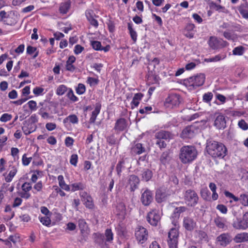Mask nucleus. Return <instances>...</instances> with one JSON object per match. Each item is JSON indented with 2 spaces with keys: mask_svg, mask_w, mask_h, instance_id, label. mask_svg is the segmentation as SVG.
<instances>
[{
  "mask_svg": "<svg viewBox=\"0 0 248 248\" xmlns=\"http://www.w3.org/2000/svg\"><path fill=\"white\" fill-rule=\"evenodd\" d=\"M206 150L214 158H223L227 153V148L223 143L214 140L207 142Z\"/></svg>",
  "mask_w": 248,
  "mask_h": 248,
  "instance_id": "1",
  "label": "nucleus"
},
{
  "mask_svg": "<svg viewBox=\"0 0 248 248\" xmlns=\"http://www.w3.org/2000/svg\"><path fill=\"white\" fill-rule=\"evenodd\" d=\"M197 156V151L194 146L186 145L180 150L179 159L183 164H188L194 160Z\"/></svg>",
  "mask_w": 248,
  "mask_h": 248,
  "instance_id": "2",
  "label": "nucleus"
},
{
  "mask_svg": "<svg viewBox=\"0 0 248 248\" xmlns=\"http://www.w3.org/2000/svg\"><path fill=\"white\" fill-rule=\"evenodd\" d=\"M205 77L204 74H200L195 76L191 77L184 80L185 86L188 90H192L202 86L205 81Z\"/></svg>",
  "mask_w": 248,
  "mask_h": 248,
  "instance_id": "3",
  "label": "nucleus"
},
{
  "mask_svg": "<svg viewBox=\"0 0 248 248\" xmlns=\"http://www.w3.org/2000/svg\"><path fill=\"white\" fill-rule=\"evenodd\" d=\"M183 199L185 204L190 207L196 206L199 201L197 193L192 189H187L183 192Z\"/></svg>",
  "mask_w": 248,
  "mask_h": 248,
  "instance_id": "4",
  "label": "nucleus"
},
{
  "mask_svg": "<svg viewBox=\"0 0 248 248\" xmlns=\"http://www.w3.org/2000/svg\"><path fill=\"white\" fill-rule=\"evenodd\" d=\"M134 236L137 243L143 246L147 242L149 233L146 228L142 226L138 225L135 228Z\"/></svg>",
  "mask_w": 248,
  "mask_h": 248,
  "instance_id": "5",
  "label": "nucleus"
},
{
  "mask_svg": "<svg viewBox=\"0 0 248 248\" xmlns=\"http://www.w3.org/2000/svg\"><path fill=\"white\" fill-rule=\"evenodd\" d=\"M179 232L176 228H171L168 233L167 243L169 248H178Z\"/></svg>",
  "mask_w": 248,
  "mask_h": 248,
  "instance_id": "6",
  "label": "nucleus"
},
{
  "mask_svg": "<svg viewBox=\"0 0 248 248\" xmlns=\"http://www.w3.org/2000/svg\"><path fill=\"white\" fill-rule=\"evenodd\" d=\"M181 99L179 94L174 93H170L165 99L164 106L169 108L177 107L181 102Z\"/></svg>",
  "mask_w": 248,
  "mask_h": 248,
  "instance_id": "7",
  "label": "nucleus"
},
{
  "mask_svg": "<svg viewBox=\"0 0 248 248\" xmlns=\"http://www.w3.org/2000/svg\"><path fill=\"white\" fill-rule=\"evenodd\" d=\"M161 218V216L158 209L154 208L151 209L147 214V221L152 226H156Z\"/></svg>",
  "mask_w": 248,
  "mask_h": 248,
  "instance_id": "8",
  "label": "nucleus"
},
{
  "mask_svg": "<svg viewBox=\"0 0 248 248\" xmlns=\"http://www.w3.org/2000/svg\"><path fill=\"white\" fill-rule=\"evenodd\" d=\"M232 237L228 232H223L217 236L215 240L216 246L224 248L230 245L232 241Z\"/></svg>",
  "mask_w": 248,
  "mask_h": 248,
  "instance_id": "9",
  "label": "nucleus"
},
{
  "mask_svg": "<svg viewBox=\"0 0 248 248\" xmlns=\"http://www.w3.org/2000/svg\"><path fill=\"white\" fill-rule=\"evenodd\" d=\"M209 46L214 50L218 49L229 45V43L223 39H218L215 36H211L208 42Z\"/></svg>",
  "mask_w": 248,
  "mask_h": 248,
  "instance_id": "10",
  "label": "nucleus"
},
{
  "mask_svg": "<svg viewBox=\"0 0 248 248\" xmlns=\"http://www.w3.org/2000/svg\"><path fill=\"white\" fill-rule=\"evenodd\" d=\"M146 84L148 85H151L153 84L159 85L160 78L159 76L156 73L155 70L148 71L146 76Z\"/></svg>",
  "mask_w": 248,
  "mask_h": 248,
  "instance_id": "11",
  "label": "nucleus"
},
{
  "mask_svg": "<svg viewBox=\"0 0 248 248\" xmlns=\"http://www.w3.org/2000/svg\"><path fill=\"white\" fill-rule=\"evenodd\" d=\"M197 128L193 125H188L185 127L181 134L183 139H191L196 135Z\"/></svg>",
  "mask_w": 248,
  "mask_h": 248,
  "instance_id": "12",
  "label": "nucleus"
},
{
  "mask_svg": "<svg viewBox=\"0 0 248 248\" xmlns=\"http://www.w3.org/2000/svg\"><path fill=\"white\" fill-rule=\"evenodd\" d=\"M39 105L40 108L38 110V114L41 116L42 119H49L53 117L48 112L50 110L49 106L42 102H40Z\"/></svg>",
  "mask_w": 248,
  "mask_h": 248,
  "instance_id": "13",
  "label": "nucleus"
},
{
  "mask_svg": "<svg viewBox=\"0 0 248 248\" xmlns=\"http://www.w3.org/2000/svg\"><path fill=\"white\" fill-rule=\"evenodd\" d=\"M140 201L144 206H149L153 201V193L149 189H146L142 193Z\"/></svg>",
  "mask_w": 248,
  "mask_h": 248,
  "instance_id": "14",
  "label": "nucleus"
},
{
  "mask_svg": "<svg viewBox=\"0 0 248 248\" xmlns=\"http://www.w3.org/2000/svg\"><path fill=\"white\" fill-rule=\"evenodd\" d=\"M94 242L101 248H108V245L105 240V236L103 233L100 232H94L93 233Z\"/></svg>",
  "mask_w": 248,
  "mask_h": 248,
  "instance_id": "15",
  "label": "nucleus"
},
{
  "mask_svg": "<svg viewBox=\"0 0 248 248\" xmlns=\"http://www.w3.org/2000/svg\"><path fill=\"white\" fill-rule=\"evenodd\" d=\"M140 182V179L137 175L132 174L128 176L127 184L131 192H134L138 188Z\"/></svg>",
  "mask_w": 248,
  "mask_h": 248,
  "instance_id": "16",
  "label": "nucleus"
},
{
  "mask_svg": "<svg viewBox=\"0 0 248 248\" xmlns=\"http://www.w3.org/2000/svg\"><path fill=\"white\" fill-rule=\"evenodd\" d=\"M19 17V15L14 12H11L7 15L6 19L3 20V23L7 25L14 26L18 21Z\"/></svg>",
  "mask_w": 248,
  "mask_h": 248,
  "instance_id": "17",
  "label": "nucleus"
},
{
  "mask_svg": "<svg viewBox=\"0 0 248 248\" xmlns=\"http://www.w3.org/2000/svg\"><path fill=\"white\" fill-rule=\"evenodd\" d=\"M32 188L31 183L25 182L21 186V191L19 193L20 197L25 199H29L31 195L30 191Z\"/></svg>",
  "mask_w": 248,
  "mask_h": 248,
  "instance_id": "18",
  "label": "nucleus"
},
{
  "mask_svg": "<svg viewBox=\"0 0 248 248\" xmlns=\"http://www.w3.org/2000/svg\"><path fill=\"white\" fill-rule=\"evenodd\" d=\"M127 126L126 120L123 118L117 119L115 122L114 130L117 133L124 131Z\"/></svg>",
  "mask_w": 248,
  "mask_h": 248,
  "instance_id": "19",
  "label": "nucleus"
},
{
  "mask_svg": "<svg viewBox=\"0 0 248 248\" xmlns=\"http://www.w3.org/2000/svg\"><path fill=\"white\" fill-rule=\"evenodd\" d=\"M214 222L215 225L218 229H221L222 231H225L228 229V226L226 225L227 220L226 218L219 216H217L215 217Z\"/></svg>",
  "mask_w": 248,
  "mask_h": 248,
  "instance_id": "20",
  "label": "nucleus"
},
{
  "mask_svg": "<svg viewBox=\"0 0 248 248\" xmlns=\"http://www.w3.org/2000/svg\"><path fill=\"white\" fill-rule=\"evenodd\" d=\"M85 14L90 24L95 28H97L98 26V22L94 18L96 16L93 11L92 9L87 10Z\"/></svg>",
  "mask_w": 248,
  "mask_h": 248,
  "instance_id": "21",
  "label": "nucleus"
},
{
  "mask_svg": "<svg viewBox=\"0 0 248 248\" xmlns=\"http://www.w3.org/2000/svg\"><path fill=\"white\" fill-rule=\"evenodd\" d=\"M183 226L186 230L192 231L196 225V222L190 217H184L183 219Z\"/></svg>",
  "mask_w": 248,
  "mask_h": 248,
  "instance_id": "22",
  "label": "nucleus"
},
{
  "mask_svg": "<svg viewBox=\"0 0 248 248\" xmlns=\"http://www.w3.org/2000/svg\"><path fill=\"white\" fill-rule=\"evenodd\" d=\"M214 125L218 129H224L226 126L225 116L222 114L218 115L215 120Z\"/></svg>",
  "mask_w": 248,
  "mask_h": 248,
  "instance_id": "23",
  "label": "nucleus"
},
{
  "mask_svg": "<svg viewBox=\"0 0 248 248\" xmlns=\"http://www.w3.org/2000/svg\"><path fill=\"white\" fill-rule=\"evenodd\" d=\"M195 28V26L194 24L191 23H187L184 30H183V34L184 35L188 38L189 39L193 38L194 35V29Z\"/></svg>",
  "mask_w": 248,
  "mask_h": 248,
  "instance_id": "24",
  "label": "nucleus"
},
{
  "mask_svg": "<svg viewBox=\"0 0 248 248\" xmlns=\"http://www.w3.org/2000/svg\"><path fill=\"white\" fill-rule=\"evenodd\" d=\"M37 128L36 124L26 122L22 127V130L25 135H28L34 132Z\"/></svg>",
  "mask_w": 248,
  "mask_h": 248,
  "instance_id": "25",
  "label": "nucleus"
},
{
  "mask_svg": "<svg viewBox=\"0 0 248 248\" xmlns=\"http://www.w3.org/2000/svg\"><path fill=\"white\" fill-rule=\"evenodd\" d=\"M71 6L70 0H67L60 3L59 11L62 15L66 14L70 10Z\"/></svg>",
  "mask_w": 248,
  "mask_h": 248,
  "instance_id": "26",
  "label": "nucleus"
},
{
  "mask_svg": "<svg viewBox=\"0 0 248 248\" xmlns=\"http://www.w3.org/2000/svg\"><path fill=\"white\" fill-rule=\"evenodd\" d=\"M172 138V134L171 132L165 131L160 130L157 132L155 134V138L159 139H163L165 140H169Z\"/></svg>",
  "mask_w": 248,
  "mask_h": 248,
  "instance_id": "27",
  "label": "nucleus"
},
{
  "mask_svg": "<svg viewBox=\"0 0 248 248\" xmlns=\"http://www.w3.org/2000/svg\"><path fill=\"white\" fill-rule=\"evenodd\" d=\"M237 10L242 17L248 19V2L246 1L241 3L238 7Z\"/></svg>",
  "mask_w": 248,
  "mask_h": 248,
  "instance_id": "28",
  "label": "nucleus"
},
{
  "mask_svg": "<svg viewBox=\"0 0 248 248\" xmlns=\"http://www.w3.org/2000/svg\"><path fill=\"white\" fill-rule=\"evenodd\" d=\"M144 96V94L141 93H136L134 94L133 99L130 103L131 109L138 107L140 101Z\"/></svg>",
  "mask_w": 248,
  "mask_h": 248,
  "instance_id": "29",
  "label": "nucleus"
},
{
  "mask_svg": "<svg viewBox=\"0 0 248 248\" xmlns=\"http://www.w3.org/2000/svg\"><path fill=\"white\" fill-rule=\"evenodd\" d=\"M101 108V104L97 102L95 104L94 109L92 111L89 122L90 123H94L96 119L97 115L99 114Z\"/></svg>",
  "mask_w": 248,
  "mask_h": 248,
  "instance_id": "30",
  "label": "nucleus"
},
{
  "mask_svg": "<svg viewBox=\"0 0 248 248\" xmlns=\"http://www.w3.org/2000/svg\"><path fill=\"white\" fill-rule=\"evenodd\" d=\"M76 57L73 55L70 56L68 57L65 65L66 70L72 72L75 70L76 67L73 65V63L76 62Z\"/></svg>",
  "mask_w": 248,
  "mask_h": 248,
  "instance_id": "31",
  "label": "nucleus"
},
{
  "mask_svg": "<svg viewBox=\"0 0 248 248\" xmlns=\"http://www.w3.org/2000/svg\"><path fill=\"white\" fill-rule=\"evenodd\" d=\"M79 120L78 116L75 114H70L65 118L63 120L64 124H72L73 125L78 124Z\"/></svg>",
  "mask_w": 248,
  "mask_h": 248,
  "instance_id": "32",
  "label": "nucleus"
},
{
  "mask_svg": "<svg viewBox=\"0 0 248 248\" xmlns=\"http://www.w3.org/2000/svg\"><path fill=\"white\" fill-rule=\"evenodd\" d=\"M145 149L140 143L135 144L131 148V152L136 155H140L145 152Z\"/></svg>",
  "mask_w": 248,
  "mask_h": 248,
  "instance_id": "33",
  "label": "nucleus"
},
{
  "mask_svg": "<svg viewBox=\"0 0 248 248\" xmlns=\"http://www.w3.org/2000/svg\"><path fill=\"white\" fill-rule=\"evenodd\" d=\"M10 167H11V170H10L8 174H7L6 176H5V174H3V175L5 176V181L7 183L10 182L12 181L13 178L17 172V169L16 166H10Z\"/></svg>",
  "mask_w": 248,
  "mask_h": 248,
  "instance_id": "34",
  "label": "nucleus"
},
{
  "mask_svg": "<svg viewBox=\"0 0 248 248\" xmlns=\"http://www.w3.org/2000/svg\"><path fill=\"white\" fill-rule=\"evenodd\" d=\"M233 240L236 243L248 242V233L241 232L238 233L234 236Z\"/></svg>",
  "mask_w": 248,
  "mask_h": 248,
  "instance_id": "35",
  "label": "nucleus"
},
{
  "mask_svg": "<svg viewBox=\"0 0 248 248\" xmlns=\"http://www.w3.org/2000/svg\"><path fill=\"white\" fill-rule=\"evenodd\" d=\"M86 188V185L82 182L74 183L70 185V191L75 192L84 190Z\"/></svg>",
  "mask_w": 248,
  "mask_h": 248,
  "instance_id": "36",
  "label": "nucleus"
},
{
  "mask_svg": "<svg viewBox=\"0 0 248 248\" xmlns=\"http://www.w3.org/2000/svg\"><path fill=\"white\" fill-rule=\"evenodd\" d=\"M232 226L235 229L239 230H245L248 228L243 218L242 219H237L236 221L233 222Z\"/></svg>",
  "mask_w": 248,
  "mask_h": 248,
  "instance_id": "37",
  "label": "nucleus"
},
{
  "mask_svg": "<svg viewBox=\"0 0 248 248\" xmlns=\"http://www.w3.org/2000/svg\"><path fill=\"white\" fill-rule=\"evenodd\" d=\"M58 180L59 185L61 188L66 191H70V185H68L65 183L63 175H59L58 176Z\"/></svg>",
  "mask_w": 248,
  "mask_h": 248,
  "instance_id": "38",
  "label": "nucleus"
},
{
  "mask_svg": "<svg viewBox=\"0 0 248 248\" xmlns=\"http://www.w3.org/2000/svg\"><path fill=\"white\" fill-rule=\"evenodd\" d=\"M153 177V172L149 169H144L141 173V178L142 181L148 182L150 181Z\"/></svg>",
  "mask_w": 248,
  "mask_h": 248,
  "instance_id": "39",
  "label": "nucleus"
},
{
  "mask_svg": "<svg viewBox=\"0 0 248 248\" xmlns=\"http://www.w3.org/2000/svg\"><path fill=\"white\" fill-rule=\"evenodd\" d=\"M187 208L185 206H180L176 207L174 211L172 214V218H175L176 219H179L180 217V215L182 213L185 212Z\"/></svg>",
  "mask_w": 248,
  "mask_h": 248,
  "instance_id": "40",
  "label": "nucleus"
},
{
  "mask_svg": "<svg viewBox=\"0 0 248 248\" xmlns=\"http://www.w3.org/2000/svg\"><path fill=\"white\" fill-rule=\"evenodd\" d=\"M51 216L46 215L44 217L39 216V219L40 222L44 226L50 227L51 225Z\"/></svg>",
  "mask_w": 248,
  "mask_h": 248,
  "instance_id": "41",
  "label": "nucleus"
},
{
  "mask_svg": "<svg viewBox=\"0 0 248 248\" xmlns=\"http://www.w3.org/2000/svg\"><path fill=\"white\" fill-rule=\"evenodd\" d=\"M105 240L106 243H112L113 240V233L111 229H107L105 230Z\"/></svg>",
  "mask_w": 248,
  "mask_h": 248,
  "instance_id": "42",
  "label": "nucleus"
},
{
  "mask_svg": "<svg viewBox=\"0 0 248 248\" xmlns=\"http://www.w3.org/2000/svg\"><path fill=\"white\" fill-rule=\"evenodd\" d=\"M167 197V194L165 192H163L161 190L156 191L155 194V200L157 202L161 203L166 200Z\"/></svg>",
  "mask_w": 248,
  "mask_h": 248,
  "instance_id": "43",
  "label": "nucleus"
},
{
  "mask_svg": "<svg viewBox=\"0 0 248 248\" xmlns=\"http://www.w3.org/2000/svg\"><path fill=\"white\" fill-rule=\"evenodd\" d=\"M127 28L131 39L134 42H136L137 39V33L133 28V24L131 22L128 23Z\"/></svg>",
  "mask_w": 248,
  "mask_h": 248,
  "instance_id": "44",
  "label": "nucleus"
},
{
  "mask_svg": "<svg viewBox=\"0 0 248 248\" xmlns=\"http://www.w3.org/2000/svg\"><path fill=\"white\" fill-rule=\"evenodd\" d=\"M245 48L242 46L235 47L232 50V54L235 56H242L245 51Z\"/></svg>",
  "mask_w": 248,
  "mask_h": 248,
  "instance_id": "45",
  "label": "nucleus"
},
{
  "mask_svg": "<svg viewBox=\"0 0 248 248\" xmlns=\"http://www.w3.org/2000/svg\"><path fill=\"white\" fill-rule=\"evenodd\" d=\"M99 82V80L98 78L88 77L86 80V83L91 87L97 85Z\"/></svg>",
  "mask_w": 248,
  "mask_h": 248,
  "instance_id": "46",
  "label": "nucleus"
},
{
  "mask_svg": "<svg viewBox=\"0 0 248 248\" xmlns=\"http://www.w3.org/2000/svg\"><path fill=\"white\" fill-rule=\"evenodd\" d=\"M200 194L202 198L204 200H209L210 198V192L206 187L202 188L201 189Z\"/></svg>",
  "mask_w": 248,
  "mask_h": 248,
  "instance_id": "47",
  "label": "nucleus"
},
{
  "mask_svg": "<svg viewBox=\"0 0 248 248\" xmlns=\"http://www.w3.org/2000/svg\"><path fill=\"white\" fill-rule=\"evenodd\" d=\"M82 202H84V204L86 208L90 209H93L94 208L93 199L91 196L88 197V198H87Z\"/></svg>",
  "mask_w": 248,
  "mask_h": 248,
  "instance_id": "48",
  "label": "nucleus"
},
{
  "mask_svg": "<svg viewBox=\"0 0 248 248\" xmlns=\"http://www.w3.org/2000/svg\"><path fill=\"white\" fill-rule=\"evenodd\" d=\"M226 55H224L222 57L220 55H216L215 57L210 58H205L204 60V62H217L223 60L226 58Z\"/></svg>",
  "mask_w": 248,
  "mask_h": 248,
  "instance_id": "49",
  "label": "nucleus"
},
{
  "mask_svg": "<svg viewBox=\"0 0 248 248\" xmlns=\"http://www.w3.org/2000/svg\"><path fill=\"white\" fill-rule=\"evenodd\" d=\"M27 53L29 55H32L34 53V55L33 56V58L35 59L38 56L39 52L37 51L36 47L31 46H28L27 47Z\"/></svg>",
  "mask_w": 248,
  "mask_h": 248,
  "instance_id": "50",
  "label": "nucleus"
},
{
  "mask_svg": "<svg viewBox=\"0 0 248 248\" xmlns=\"http://www.w3.org/2000/svg\"><path fill=\"white\" fill-rule=\"evenodd\" d=\"M223 36L228 40L234 41L237 39L236 35L232 33L230 31H225L223 32Z\"/></svg>",
  "mask_w": 248,
  "mask_h": 248,
  "instance_id": "51",
  "label": "nucleus"
},
{
  "mask_svg": "<svg viewBox=\"0 0 248 248\" xmlns=\"http://www.w3.org/2000/svg\"><path fill=\"white\" fill-rule=\"evenodd\" d=\"M125 164L124 160L122 158L120 160L116 167V170L118 175L120 176L122 171V169L124 168V165Z\"/></svg>",
  "mask_w": 248,
  "mask_h": 248,
  "instance_id": "52",
  "label": "nucleus"
},
{
  "mask_svg": "<svg viewBox=\"0 0 248 248\" xmlns=\"http://www.w3.org/2000/svg\"><path fill=\"white\" fill-rule=\"evenodd\" d=\"M67 87L64 85H59L56 90V94L58 95H62L67 91Z\"/></svg>",
  "mask_w": 248,
  "mask_h": 248,
  "instance_id": "53",
  "label": "nucleus"
},
{
  "mask_svg": "<svg viewBox=\"0 0 248 248\" xmlns=\"http://www.w3.org/2000/svg\"><path fill=\"white\" fill-rule=\"evenodd\" d=\"M160 160L162 164L166 165L169 161V154L168 152H163L160 157Z\"/></svg>",
  "mask_w": 248,
  "mask_h": 248,
  "instance_id": "54",
  "label": "nucleus"
},
{
  "mask_svg": "<svg viewBox=\"0 0 248 248\" xmlns=\"http://www.w3.org/2000/svg\"><path fill=\"white\" fill-rule=\"evenodd\" d=\"M76 93L78 95L84 94L86 92V87L82 83H79L76 89Z\"/></svg>",
  "mask_w": 248,
  "mask_h": 248,
  "instance_id": "55",
  "label": "nucleus"
},
{
  "mask_svg": "<svg viewBox=\"0 0 248 248\" xmlns=\"http://www.w3.org/2000/svg\"><path fill=\"white\" fill-rule=\"evenodd\" d=\"M91 45L95 50L101 51L102 46L100 42L98 41H91Z\"/></svg>",
  "mask_w": 248,
  "mask_h": 248,
  "instance_id": "56",
  "label": "nucleus"
},
{
  "mask_svg": "<svg viewBox=\"0 0 248 248\" xmlns=\"http://www.w3.org/2000/svg\"><path fill=\"white\" fill-rule=\"evenodd\" d=\"M66 95L73 102H77L78 100V98L74 94L73 91L71 88L68 89Z\"/></svg>",
  "mask_w": 248,
  "mask_h": 248,
  "instance_id": "57",
  "label": "nucleus"
},
{
  "mask_svg": "<svg viewBox=\"0 0 248 248\" xmlns=\"http://www.w3.org/2000/svg\"><path fill=\"white\" fill-rule=\"evenodd\" d=\"M240 201L244 206H248V192L241 194L240 196Z\"/></svg>",
  "mask_w": 248,
  "mask_h": 248,
  "instance_id": "58",
  "label": "nucleus"
},
{
  "mask_svg": "<svg viewBox=\"0 0 248 248\" xmlns=\"http://www.w3.org/2000/svg\"><path fill=\"white\" fill-rule=\"evenodd\" d=\"M213 94L211 92H207L203 95L202 100L204 102L208 103L212 100Z\"/></svg>",
  "mask_w": 248,
  "mask_h": 248,
  "instance_id": "59",
  "label": "nucleus"
},
{
  "mask_svg": "<svg viewBox=\"0 0 248 248\" xmlns=\"http://www.w3.org/2000/svg\"><path fill=\"white\" fill-rule=\"evenodd\" d=\"M4 212H6V213L10 212L11 213L10 216H7L5 218V219H7V220H11L15 216V212L13 211H12V208L10 205H6L5 206Z\"/></svg>",
  "mask_w": 248,
  "mask_h": 248,
  "instance_id": "60",
  "label": "nucleus"
},
{
  "mask_svg": "<svg viewBox=\"0 0 248 248\" xmlns=\"http://www.w3.org/2000/svg\"><path fill=\"white\" fill-rule=\"evenodd\" d=\"M43 187V183L41 181L38 182L37 183H35V185L33 186V189L34 191H33V193H36L38 192H41L42 190Z\"/></svg>",
  "mask_w": 248,
  "mask_h": 248,
  "instance_id": "61",
  "label": "nucleus"
},
{
  "mask_svg": "<svg viewBox=\"0 0 248 248\" xmlns=\"http://www.w3.org/2000/svg\"><path fill=\"white\" fill-rule=\"evenodd\" d=\"M32 158L31 157H27L26 154H24L22 157V165L24 166H28L32 161Z\"/></svg>",
  "mask_w": 248,
  "mask_h": 248,
  "instance_id": "62",
  "label": "nucleus"
},
{
  "mask_svg": "<svg viewBox=\"0 0 248 248\" xmlns=\"http://www.w3.org/2000/svg\"><path fill=\"white\" fill-rule=\"evenodd\" d=\"M212 5L214 7V8L218 12H222V13H226L227 9L225 7L222 6L220 5H218L216 4V3L212 2Z\"/></svg>",
  "mask_w": 248,
  "mask_h": 248,
  "instance_id": "63",
  "label": "nucleus"
},
{
  "mask_svg": "<svg viewBox=\"0 0 248 248\" xmlns=\"http://www.w3.org/2000/svg\"><path fill=\"white\" fill-rule=\"evenodd\" d=\"M152 17L154 19V21L156 22L159 27H161L163 26V21L159 16L156 15L155 14L152 13Z\"/></svg>",
  "mask_w": 248,
  "mask_h": 248,
  "instance_id": "64",
  "label": "nucleus"
}]
</instances>
